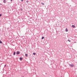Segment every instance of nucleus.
Here are the masks:
<instances>
[{"instance_id":"dca6fc26","label":"nucleus","mask_w":77,"mask_h":77,"mask_svg":"<svg viewBox=\"0 0 77 77\" xmlns=\"http://www.w3.org/2000/svg\"><path fill=\"white\" fill-rule=\"evenodd\" d=\"M5 66H6V64H5V65H4V67H5Z\"/></svg>"},{"instance_id":"a211bd4d","label":"nucleus","mask_w":77,"mask_h":77,"mask_svg":"<svg viewBox=\"0 0 77 77\" xmlns=\"http://www.w3.org/2000/svg\"><path fill=\"white\" fill-rule=\"evenodd\" d=\"M22 2H23V0H21Z\"/></svg>"},{"instance_id":"f03ea898","label":"nucleus","mask_w":77,"mask_h":77,"mask_svg":"<svg viewBox=\"0 0 77 77\" xmlns=\"http://www.w3.org/2000/svg\"><path fill=\"white\" fill-rule=\"evenodd\" d=\"M16 54H20V51H17L16 53Z\"/></svg>"},{"instance_id":"9d476101","label":"nucleus","mask_w":77,"mask_h":77,"mask_svg":"<svg viewBox=\"0 0 77 77\" xmlns=\"http://www.w3.org/2000/svg\"><path fill=\"white\" fill-rule=\"evenodd\" d=\"M33 55H36V53H33Z\"/></svg>"},{"instance_id":"6ab92c4d","label":"nucleus","mask_w":77,"mask_h":77,"mask_svg":"<svg viewBox=\"0 0 77 77\" xmlns=\"http://www.w3.org/2000/svg\"><path fill=\"white\" fill-rule=\"evenodd\" d=\"M23 10V9H21V10Z\"/></svg>"},{"instance_id":"2eb2a0df","label":"nucleus","mask_w":77,"mask_h":77,"mask_svg":"<svg viewBox=\"0 0 77 77\" xmlns=\"http://www.w3.org/2000/svg\"><path fill=\"white\" fill-rule=\"evenodd\" d=\"M26 3H28L29 2V1H26Z\"/></svg>"},{"instance_id":"4468645a","label":"nucleus","mask_w":77,"mask_h":77,"mask_svg":"<svg viewBox=\"0 0 77 77\" xmlns=\"http://www.w3.org/2000/svg\"><path fill=\"white\" fill-rule=\"evenodd\" d=\"M2 14H0V17H2Z\"/></svg>"},{"instance_id":"f257e3e1","label":"nucleus","mask_w":77,"mask_h":77,"mask_svg":"<svg viewBox=\"0 0 77 77\" xmlns=\"http://www.w3.org/2000/svg\"><path fill=\"white\" fill-rule=\"evenodd\" d=\"M69 65L70 66V67H72V68L74 67V64H69Z\"/></svg>"},{"instance_id":"423d86ee","label":"nucleus","mask_w":77,"mask_h":77,"mask_svg":"<svg viewBox=\"0 0 77 77\" xmlns=\"http://www.w3.org/2000/svg\"><path fill=\"white\" fill-rule=\"evenodd\" d=\"M72 27H74V28H75V26L74 25H72Z\"/></svg>"},{"instance_id":"aec40b11","label":"nucleus","mask_w":77,"mask_h":77,"mask_svg":"<svg viewBox=\"0 0 77 77\" xmlns=\"http://www.w3.org/2000/svg\"><path fill=\"white\" fill-rule=\"evenodd\" d=\"M23 77H24V76H23Z\"/></svg>"},{"instance_id":"20e7f679","label":"nucleus","mask_w":77,"mask_h":77,"mask_svg":"<svg viewBox=\"0 0 77 77\" xmlns=\"http://www.w3.org/2000/svg\"><path fill=\"white\" fill-rule=\"evenodd\" d=\"M25 56L26 57H28V55L27 54H25Z\"/></svg>"},{"instance_id":"ddd939ff","label":"nucleus","mask_w":77,"mask_h":77,"mask_svg":"<svg viewBox=\"0 0 77 77\" xmlns=\"http://www.w3.org/2000/svg\"><path fill=\"white\" fill-rule=\"evenodd\" d=\"M68 41H69V42H71V40H69V39L68 40Z\"/></svg>"},{"instance_id":"f8f14e48","label":"nucleus","mask_w":77,"mask_h":77,"mask_svg":"<svg viewBox=\"0 0 77 77\" xmlns=\"http://www.w3.org/2000/svg\"><path fill=\"white\" fill-rule=\"evenodd\" d=\"M44 37H42V39H44Z\"/></svg>"},{"instance_id":"39448f33","label":"nucleus","mask_w":77,"mask_h":77,"mask_svg":"<svg viewBox=\"0 0 77 77\" xmlns=\"http://www.w3.org/2000/svg\"><path fill=\"white\" fill-rule=\"evenodd\" d=\"M20 60H23V58H22V57H20Z\"/></svg>"},{"instance_id":"9b49d317","label":"nucleus","mask_w":77,"mask_h":77,"mask_svg":"<svg viewBox=\"0 0 77 77\" xmlns=\"http://www.w3.org/2000/svg\"><path fill=\"white\" fill-rule=\"evenodd\" d=\"M66 32H68V29H67V28L66 29Z\"/></svg>"},{"instance_id":"0eeeda50","label":"nucleus","mask_w":77,"mask_h":77,"mask_svg":"<svg viewBox=\"0 0 77 77\" xmlns=\"http://www.w3.org/2000/svg\"><path fill=\"white\" fill-rule=\"evenodd\" d=\"M2 43L3 42H2V41L0 40V44H2Z\"/></svg>"},{"instance_id":"1a4fd4ad","label":"nucleus","mask_w":77,"mask_h":77,"mask_svg":"<svg viewBox=\"0 0 77 77\" xmlns=\"http://www.w3.org/2000/svg\"><path fill=\"white\" fill-rule=\"evenodd\" d=\"M41 3L42 5H44V3L42 2H41Z\"/></svg>"},{"instance_id":"f3484780","label":"nucleus","mask_w":77,"mask_h":77,"mask_svg":"<svg viewBox=\"0 0 77 77\" xmlns=\"http://www.w3.org/2000/svg\"><path fill=\"white\" fill-rule=\"evenodd\" d=\"M11 2H12V0H11Z\"/></svg>"},{"instance_id":"7ed1b4c3","label":"nucleus","mask_w":77,"mask_h":77,"mask_svg":"<svg viewBox=\"0 0 77 77\" xmlns=\"http://www.w3.org/2000/svg\"><path fill=\"white\" fill-rule=\"evenodd\" d=\"M3 3H6V0H4L3 1Z\"/></svg>"},{"instance_id":"6e6552de","label":"nucleus","mask_w":77,"mask_h":77,"mask_svg":"<svg viewBox=\"0 0 77 77\" xmlns=\"http://www.w3.org/2000/svg\"><path fill=\"white\" fill-rule=\"evenodd\" d=\"M16 54V52H14V55H15V54Z\"/></svg>"}]
</instances>
